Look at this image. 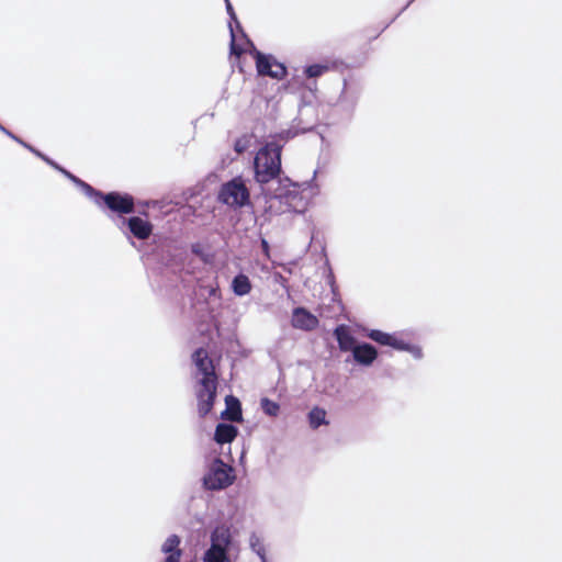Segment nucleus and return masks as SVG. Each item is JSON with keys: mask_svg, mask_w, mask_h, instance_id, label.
Here are the masks:
<instances>
[{"mask_svg": "<svg viewBox=\"0 0 562 562\" xmlns=\"http://www.w3.org/2000/svg\"><path fill=\"white\" fill-rule=\"evenodd\" d=\"M282 146L276 142L267 143L256 154L254 160L255 179L266 184L279 177L281 172Z\"/></svg>", "mask_w": 562, "mask_h": 562, "instance_id": "1", "label": "nucleus"}, {"mask_svg": "<svg viewBox=\"0 0 562 562\" xmlns=\"http://www.w3.org/2000/svg\"><path fill=\"white\" fill-rule=\"evenodd\" d=\"M217 200L232 209H241L250 204V191L241 176L224 182L217 193Z\"/></svg>", "mask_w": 562, "mask_h": 562, "instance_id": "2", "label": "nucleus"}, {"mask_svg": "<svg viewBox=\"0 0 562 562\" xmlns=\"http://www.w3.org/2000/svg\"><path fill=\"white\" fill-rule=\"evenodd\" d=\"M103 205L111 212L120 215L133 213L135 210L134 198L128 193L116 191L102 194L99 206Z\"/></svg>", "mask_w": 562, "mask_h": 562, "instance_id": "3", "label": "nucleus"}, {"mask_svg": "<svg viewBox=\"0 0 562 562\" xmlns=\"http://www.w3.org/2000/svg\"><path fill=\"white\" fill-rule=\"evenodd\" d=\"M389 348L398 351H406L416 360L424 357L423 348L415 342V335L413 331H396L389 334Z\"/></svg>", "mask_w": 562, "mask_h": 562, "instance_id": "4", "label": "nucleus"}, {"mask_svg": "<svg viewBox=\"0 0 562 562\" xmlns=\"http://www.w3.org/2000/svg\"><path fill=\"white\" fill-rule=\"evenodd\" d=\"M217 395V383H213L206 379L199 381V389L196 391L198 400V414L201 418H204L213 409Z\"/></svg>", "mask_w": 562, "mask_h": 562, "instance_id": "5", "label": "nucleus"}, {"mask_svg": "<svg viewBox=\"0 0 562 562\" xmlns=\"http://www.w3.org/2000/svg\"><path fill=\"white\" fill-rule=\"evenodd\" d=\"M252 54L256 60V69L258 75L268 76L274 79H282L285 77L286 68L283 64L257 49H255Z\"/></svg>", "mask_w": 562, "mask_h": 562, "instance_id": "6", "label": "nucleus"}, {"mask_svg": "<svg viewBox=\"0 0 562 562\" xmlns=\"http://www.w3.org/2000/svg\"><path fill=\"white\" fill-rule=\"evenodd\" d=\"M216 467H214L205 477V484L211 490H221L232 484V477L229 471L232 468L227 467L222 460H216Z\"/></svg>", "mask_w": 562, "mask_h": 562, "instance_id": "7", "label": "nucleus"}, {"mask_svg": "<svg viewBox=\"0 0 562 562\" xmlns=\"http://www.w3.org/2000/svg\"><path fill=\"white\" fill-rule=\"evenodd\" d=\"M193 360L198 370L203 374L202 379L217 383V374L213 364V360L209 357L204 348H199L193 353Z\"/></svg>", "mask_w": 562, "mask_h": 562, "instance_id": "8", "label": "nucleus"}, {"mask_svg": "<svg viewBox=\"0 0 562 562\" xmlns=\"http://www.w3.org/2000/svg\"><path fill=\"white\" fill-rule=\"evenodd\" d=\"M291 324L294 328L312 331L318 327V318L304 307H296L292 313Z\"/></svg>", "mask_w": 562, "mask_h": 562, "instance_id": "9", "label": "nucleus"}, {"mask_svg": "<svg viewBox=\"0 0 562 562\" xmlns=\"http://www.w3.org/2000/svg\"><path fill=\"white\" fill-rule=\"evenodd\" d=\"M181 539L177 535L169 536L161 546V552L165 554L162 562H181L182 550L180 548Z\"/></svg>", "mask_w": 562, "mask_h": 562, "instance_id": "10", "label": "nucleus"}, {"mask_svg": "<svg viewBox=\"0 0 562 562\" xmlns=\"http://www.w3.org/2000/svg\"><path fill=\"white\" fill-rule=\"evenodd\" d=\"M130 232L137 239H147L153 234V224L138 216H132L127 221Z\"/></svg>", "mask_w": 562, "mask_h": 562, "instance_id": "11", "label": "nucleus"}, {"mask_svg": "<svg viewBox=\"0 0 562 562\" xmlns=\"http://www.w3.org/2000/svg\"><path fill=\"white\" fill-rule=\"evenodd\" d=\"M225 404L226 408L222 413V418L229 420V422H236L239 423L243 420V412H241V405L238 398H236L233 395H227L225 397Z\"/></svg>", "mask_w": 562, "mask_h": 562, "instance_id": "12", "label": "nucleus"}, {"mask_svg": "<svg viewBox=\"0 0 562 562\" xmlns=\"http://www.w3.org/2000/svg\"><path fill=\"white\" fill-rule=\"evenodd\" d=\"M352 355H353L355 360L358 363L368 366V364H371L375 360L378 352H376V349L372 345L362 344V345H357L353 348Z\"/></svg>", "mask_w": 562, "mask_h": 562, "instance_id": "13", "label": "nucleus"}, {"mask_svg": "<svg viewBox=\"0 0 562 562\" xmlns=\"http://www.w3.org/2000/svg\"><path fill=\"white\" fill-rule=\"evenodd\" d=\"M232 542V535L228 527L222 525L217 526L211 535V546L222 548L226 552Z\"/></svg>", "mask_w": 562, "mask_h": 562, "instance_id": "14", "label": "nucleus"}, {"mask_svg": "<svg viewBox=\"0 0 562 562\" xmlns=\"http://www.w3.org/2000/svg\"><path fill=\"white\" fill-rule=\"evenodd\" d=\"M238 435V429L229 424L221 423L216 426L214 440L220 443H231Z\"/></svg>", "mask_w": 562, "mask_h": 562, "instance_id": "15", "label": "nucleus"}, {"mask_svg": "<svg viewBox=\"0 0 562 562\" xmlns=\"http://www.w3.org/2000/svg\"><path fill=\"white\" fill-rule=\"evenodd\" d=\"M334 335L338 341V346L342 351L353 350L356 347L355 338L349 331V328L346 325H339L335 328Z\"/></svg>", "mask_w": 562, "mask_h": 562, "instance_id": "16", "label": "nucleus"}, {"mask_svg": "<svg viewBox=\"0 0 562 562\" xmlns=\"http://www.w3.org/2000/svg\"><path fill=\"white\" fill-rule=\"evenodd\" d=\"M232 289L236 295L244 296L250 293L252 285L246 274L239 273L233 279Z\"/></svg>", "mask_w": 562, "mask_h": 562, "instance_id": "17", "label": "nucleus"}, {"mask_svg": "<svg viewBox=\"0 0 562 562\" xmlns=\"http://www.w3.org/2000/svg\"><path fill=\"white\" fill-rule=\"evenodd\" d=\"M326 411L322 407L315 406L313 407L308 415V424L312 429H317L322 425H328L329 422L326 419Z\"/></svg>", "mask_w": 562, "mask_h": 562, "instance_id": "18", "label": "nucleus"}, {"mask_svg": "<svg viewBox=\"0 0 562 562\" xmlns=\"http://www.w3.org/2000/svg\"><path fill=\"white\" fill-rule=\"evenodd\" d=\"M203 562H229V559L225 550L211 546L203 555Z\"/></svg>", "mask_w": 562, "mask_h": 562, "instance_id": "19", "label": "nucleus"}, {"mask_svg": "<svg viewBox=\"0 0 562 562\" xmlns=\"http://www.w3.org/2000/svg\"><path fill=\"white\" fill-rule=\"evenodd\" d=\"M330 70L329 65L314 64L310 65L304 69V74L307 78H317Z\"/></svg>", "mask_w": 562, "mask_h": 562, "instance_id": "20", "label": "nucleus"}, {"mask_svg": "<svg viewBox=\"0 0 562 562\" xmlns=\"http://www.w3.org/2000/svg\"><path fill=\"white\" fill-rule=\"evenodd\" d=\"M261 408L269 416H278L280 412V405L267 397L261 400Z\"/></svg>", "mask_w": 562, "mask_h": 562, "instance_id": "21", "label": "nucleus"}, {"mask_svg": "<svg viewBox=\"0 0 562 562\" xmlns=\"http://www.w3.org/2000/svg\"><path fill=\"white\" fill-rule=\"evenodd\" d=\"M77 184H80L81 188L83 189L85 193L87 195H89L91 199H93V201L97 205H100V199H101L103 192L94 189L93 187H91L90 184L86 183L82 180H81V182H78Z\"/></svg>", "mask_w": 562, "mask_h": 562, "instance_id": "22", "label": "nucleus"}, {"mask_svg": "<svg viewBox=\"0 0 562 562\" xmlns=\"http://www.w3.org/2000/svg\"><path fill=\"white\" fill-rule=\"evenodd\" d=\"M231 53L237 57H239L244 53V49L236 44L235 33L232 27H231Z\"/></svg>", "mask_w": 562, "mask_h": 562, "instance_id": "23", "label": "nucleus"}, {"mask_svg": "<svg viewBox=\"0 0 562 562\" xmlns=\"http://www.w3.org/2000/svg\"><path fill=\"white\" fill-rule=\"evenodd\" d=\"M248 142L246 138H238L235 140L234 149L237 154H243L247 149Z\"/></svg>", "mask_w": 562, "mask_h": 562, "instance_id": "24", "label": "nucleus"}, {"mask_svg": "<svg viewBox=\"0 0 562 562\" xmlns=\"http://www.w3.org/2000/svg\"><path fill=\"white\" fill-rule=\"evenodd\" d=\"M371 338H373L375 341L380 342L381 345H386V333L373 331L371 334Z\"/></svg>", "mask_w": 562, "mask_h": 562, "instance_id": "25", "label": "nucleus"}, {"mask_svg": "<svg viewBox=\"0 0 562 562\" xmlns=\"http://www.w3.org/2000/svg\"><path fill=\"white\" fill-rule=\"evenodd\" d=\"M225 1H226V9H227V12H228V14H229L231 19H232V20H233L237 25H239V22H238V20H237V16H236V13H235V11H234V9H233L232 3L229 2V0H225Z\"/></svg>", "mask_w": 562, "mask_h": 562, "instance_id": "26", "label": "nucleus"}, {"mask_svg": "<svg viewBox=\"0 0 562 562\" xmlns=\"http://www.w3.org/2000/svg\"><path fill=\"white\" fill-rule=\"evenodd\" d=\"M41 159L43 161H45L47 165L52 166L54 169L56 170H60L61 169V166H59L57 162H55L54 160H52L49 157H47L46 155H41Z\"/></svg>", "mask_w": 562, "mask_h": 562, "instance_id": "27", "label": "nucleus"}, {"mask_svg": "<svg viewBox=\"0 0 562 562\" xmlns=\"http://www.w3.org/2000/svg\"><path fill=\"white\" fill-rule=\"evenodd\" d=\"M59 172H61L64 176H66L68 179H70L71 181H74L75 183H78V182H81V180L79 178H77L76 176H74L71 172H69L68 170H66L65 168L61 167V169L59 170Z\"/></svg>", "mask_w": 562, "mask_h": 562, "instance_id": "28", "label": "nucleus"}, {"mask_svg": "<svg viewBox=\"0 0 562 562\" xmlns=\"http://www.w3.org/2000/svg\"><path fill=\"white\" fill-rule=\"evenodd\" d=\"M0 130L5 133L8 136H10L11 138H13L15 142L20 143L22 145L23 140L21 138H19L18 136L13 135L10 131H8L5 127H3L2 125H0Z\"/></svg>", "mask_w": 562, "mask_h": 562, "instance_id": "29", "label": "nucleus"}, {"mask_svg": "<svg viewBox=\"0 0 562 562\" xmlns=\"http://www.w3.org/2000/svg\"><path fill=\"white\" fill-rule=\"evenodd\" d=\"M22 146L27 148L30 151H32L33 154H35L40 158H41V155H44L43 153H41L40 150H37L36 148H34L33 146H31L30 144H27L25 142L22 143Z\"/></svg>", "mask_w": 562, "mask_h": 562, "instance_id": "30", "label": "nucleus"}, {"mask_svg": "<svg viewBox=\"0 0 562 562\" xmlns=\"http://www.w3.org/2000/svg\"><path fill=\"white\" fill-rule=\"evenodd\" d=\"M286 199V202L289 200H295L297 199V194H292L291 192L284 196Z\"/></svg>", "mask_w": 562, "mask_h": 562, "instance_id": "31", "label": "nucleus"}, {"mask_svg": "<svg viewBox=\"0 0 562 562\" xmlns=\"http://www.w3.org/2000/svg\"><path fill=\"white\" fill-rule=\"evenodd\" d=\"M261 246H262L263 250H265L266 252H268V250H269L268 241H267V240H265V239H262V241H261Z\"/></svg>", "mask_w": 562, "mask_h": 562, "instance_id": "32", "label": "nucleus"}, {"mask_svg": "<svg viewBox=\"0 0 562 562\" xmlns=\"http://www.w3.org/2000/svg\"><path fill=\"white\" fill-rule=\"evenodd\" d=\"M199 248H200V246H199L198 244H196V245H193V246H192V252H194V254H196V255H198V254H200V249H199Z\"/></svg>", "mask_w": 562, "mask_h": 562, "instance_id": "33", "label": "nucleus"}, {"mask_svg": "<svg viewBox=\"0 0 562 562\" xmlns=\"http://www.w3.org/2000/svg\"><path fill=\"white\" fill-rule=\"evenodd\" d=\"M413 0H409L408 4L412 3Z\"/></svg>", "mask_w": 562, "mask_h": 562, "instance_id": "34", "label": "nucleus"}]
</instances>
